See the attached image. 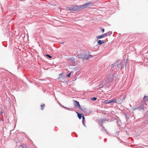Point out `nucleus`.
Here are the masks:
<instances>
[{
    "mask_svg": "<svg viewBox=\"0 0 148 148\" xmlns=\"http://www.w3.org/2000/svg\"><path fill=\"white\" fill-rule=\"evenodd\" d=\"M74 101V103L78 107L80 108V106L79 102L75 100Z\"/></svg>",
    "mask_w": 148,
    "mask_h": 148,
    "instance_id": "8",
    "label": "nucleus"
},
{
    "mask_svg": "<svg viewBox=\"0 0 148 148\" xmlns=\"http://www.w3.org/2000/svg\"><path fill=\"white\" fill-rule=\"evenodd\" d=\"M69 61L72 62L73 64H75V60L72 57H71L69 59Z\"/></svg>",
    "mask_w": 148,
    "mask_h": 148,
    "instance_id": "7",
    "label": "nucleus"
},
{
    "mask_svg": "<svg viewBox=\"0 0 148 148\" xmlns=\"http://www.w3.org/2000/svg\"><path fill=\"white\" fill-rule=\"evenodd\" d=\"M77 57L78 58H82L83 59L88 60L91 57H92V56L90 55H85V54H79L78 55Z\"/></svg>",
    "mask_w": 148,
    "mask_h": 148,
    "instance_id": "4",
    "label": "nucleus"
},
{
    "mask_svg": "<svg viewBox=\"0 0 148 148\" xmlns=\"http://www.w3.org/2000/svg\"><path fill=\"white\" fill-rule=\"evenodd\" d=\"M112 102H114L115 103H116V99H114V100H112Z\"/></svg>",
    "mask_w": 148,
    "mask_h": 148,
    "instance_id": "19",
    "label": "nucleus"
},
{
    "mask_svg": "<svg viewBox=\"0 0 148 148\" xmlns=\"http://www.w3.org/2000/svg\"><path fill=\"white\" fill-rule=\"evenodd\" d=\"M104 37H103V34L102 35H100V36H97V38H98V39H100V38H103Z\"/></svg>",
    "mask_w": 148,
    "mask_h": 148,
    "instance_id": "13",
    "label": "nucleus"
},
{
    "mask_svg": "<svg viewBox=\"0 0 148 148\" xmlns=\"http://www.w3.org/2000/svg\"><path fill=\"white\" fill-rule=\"evenodd\" d=\"M62 107H63L64 108H65V109H66V108H67L66 107H65V106H62Z\"/></svg>",
    "mask_w": 148,
    "mask_h": 148,
    "instance_id": "27",
    "label": "nucleus"
},
{
    "mask_svg": "<svg viewBox=\"0 0 148 148\" xmlns=\"http://www.w3.org/2000/svg\"><path fill=\"white\" fill-rule=\"evenodd\" d=\"M107 34L108 36H110V35L112 34V33L111 32H108L107 33Z\"/></svg>",
    "mask_w": 148,
    "mask_h": 148,
    "instance_id": "16",
    "label": "nucleus"
},
{
    "mask_svg": "<svg viewBox=\"0 0 148 148\" xmlns=\"http://www.w3.org/2000/svg\"><path fill=\"white\" fill-rule=\"evenodd\" d=\"M77 116L79 118V119H81V118L82 117V115L81 114H79L78 112H77Z\"/></svg>",
    "mask_w": 148,
    "mask_h": 148,
    "instance_id": "11",
    "label": "nucleus"
},
{
    "mask_svg": "<svg viewBox=\"0 0 148 148\" xmlns=\"http://www.w3.org/2000/svg\"><path fill=\"white\" fill-rule=\"evenodd\" d=\"M105 41L104 40H99L97 42L99 45H101L102 43H104L105 42Z\"/></svg>",
    "mask_w": 148,
    "mask_h": 148,
    "instance_id": "9",
    "label": "nucleus"
},
{
    "mask_svg": "<svg viewBox=\"0 0 148 148\" xmlns=\"http://www.w3.org/2000/svg\"><path fill=\"white\" fill-rule=\"evenodd\" d=\"M112 103V100H108V103Z\"/></svg>",
    "mask_w": 148,
    "mask_h": 148,
    "instance_id": "22",
    "label": "nucleus"
},
{
    "mask_svg": "<svg viewBox=\"0 0 148 148\" xmlns=\"http://www.w3.org/2000/svg\"><path fill=\"white\" fill-rule=\"evenodd\" d=\"M147 104L145 101H142L140 103V106L137 108V109L140 108L141 109L144 110V108H146V106Z\"/></svg>",
    "mask_w": 148,
    "mask_h": 148,
    "instance_id": "5",
    "label": "nucleus"
},
{
    "mask_svg": "<svg viewBox=\"0 0 148 148\" xmlns=\"http://www.w3.org/2000/svg\"><path fill=\"white\" fill-rule=\"evenodd\" d=\"M18 148H25L23 145H20L18 147Z\"/></svg>",
    "mask_w": 148,
    "mask_h": 148,
    "instance_id": "21",
    "label": "nucleus"
},
{
    "mask_svg": "<svg viewBox=\"0 0 148 148\" xmlns=\"http://www.w3.org/2000/svg\"><path fill=\"white\" fill-rule=\"evenodd\" d=\"M45 56H46V57H47L50 58H51L52 57L50 55H49V54H46Z\"/></svg>",
    "mask_w": 148,
    "mask_h": 148,
    "instance_id": "14",
    "label": "nucleus"
},
{
    "mask_svg": "<svg viewBox=\"0 0 148 148\" xmlns=\"http://www.w3.org/2000/svg\"><path fill=\"white\" fill-rule=\"evenodd\" d=\"M143 101H148V97L145 96L143 98Z\"/></svg>",
    "mask_w": 148,
    "mask_h": 148,
    "instance_id": "10",
    "label": "nucleus"
},
{
    "mask_svg": "<svg viewBox=\"0 0 148 148\" xmlns=\"http://www.w3.org/2000/svg\"><path fill=\"white\" fill-rule=\"evenodd\" d=\"M125 117H126V118L127 119H128L129 118V117L127 116L126 114H125Z\"/></svg>",
    "mask_w": 148,
    "mask_h": 148,
    "instance_id": "25",
    "label": "nucleus"
},
{
    "mask_svg": "<svg viewBox=\"0 0 148 148\" xmlns=\"http://www.w3.org/2000/svg\"><path fill=\"white\" fill-rule=\"evenodd\" d=\"M111 71V70L108 72V73H109L110 75L108 76V77L106 82V84L110 81L112 78L113 79V80H114V78H116V76L117 75L116 74H112V73Z\"/></svg>",
    "mask_w": 148,
    "mask_h": 148,
    "instance_id": "1",
    "label": "nucleus"
},
{
    "mask_svg": "<svg viewBox=\"0 0 148 148\" xmlns=\"http://www.w3.org/2000/svg\"><path fill=\"white\" fill-rule=\"evenodd\" d=\"M82 122H84V120H85L84 117V116H83L82 117Z\"/></svg>",
    "mask_w": 148,
    "mask_h": 148,
    "instance_id": "24",
    "label": "nucleus"
},
{
    "mask_svg": "<svg viewBox=\"0 0 148 148\" xmlns=\"http://www.w3.org/2000/svg\"><path fill=\"white\" fill-rule=\"evenodd\" d=\"M101 31L102 32V33H103L104 31V29H102Z\"/></svg>",
    "mask_w": 148,
    "mask_h": 148,
    "instance_id": "26",
    "label": "nucleus"
},
{
    "mask_svg": "<svg viewBox=\"0 0 148 148\" xmlns=\"http://www.w3.org/2000/svg\"><path fill=\"white\" fill-rule=\"evenodd\" d=\"M71 73H70L69 74H68L67 75V76L68 77H70V75H71Z\"/></svg>",
    "mask_w": 148,
    "mask_h": 148,
    "instance_id": "23",
    "label": "nucleus"
},
{
    "mask_svg": "<svg viewBox=\"0 0 148 148\" xmlns=\"http://www.w3.org/2000/svg\"><path fill=\"white\" fill-rule=\"evenodd\" d=\"M82 123H83V125L84 126H86L85 124H84V122H82Z\"/></svg>",
    "mask_w": 148,
    "mask_h": 148,
    "instance_id": "28",
    "label": "nucleus"
},
{
    "mask_svg": "<svg viewBox=\"0 0 148 148\" xmlns=\"http://www.w3.org/2000/svg\"><path fill=\"white\" fill-rule=\"evenodd\" d=\"M97 99V98L95 97H93L91 99L93 101H95Z\"/></svg>",
    "mask_w": 148,
    "mask_h": 148,
    "instance_id": "18",
    "label": "nucleus"
},
{
    "mask_svg": "<svg viewBox=\"0 0 148 148\" xmlns=\"http://www.w3.org/2000/svg\"><path fill=\"white\" fill-rule=\"evenodd\" d=\"M45 106V105L44 104H42V105H41V109L42 110L43 109V107Z\"/></svg>",
    "mask_w": 148,
    "mask_h": 148,
    "instance_id": "15",
    "label": "nucleus"
},
{
    "mask_svg": "<svg viewBox=\"0 0 148 148\" xmlns=\"http://www.w3.org/2000/svg\"><path fill=\"white\" fill-rule=\"evenodd\" d=\"M66 9L67 10H69L71 11H77L80 10V6L75 5L67 7Z\"/></svg>",
    "mask_w": 148,
    "mask_h": 148,
    "instance_id": "3",
    "label": "nucleus"
},
{
    "mask_svg": "<svg viewBox=\"0 0 148 148\" xmlns=\"http://www.w3.org/2000/svg\"><path fill=\"white\" fill-rule=\"evenodd\" d=\"M92 3L91 2H88L80 6V9H83V8H86L87 7H89L90 5H92Z\"/></svg>",
    "mask_w": 148,
    "mask_h": 148,
    "instance_id": "6",
    "label": "nucleus"
},
{
    "mask_svg": "<svg viewBox=\"0 0 148 148\" xmlns=\"http://www.w3.org/2000/svg\"><path fill=\"white\" fill-rule=\"evenodd\" d=\"M106 120H105V119H103L102 120V123H101V127H103V129H104V130L106 131V129L104 128V127H103V125H102V123H103V122H104L105 121H106Z\"/></svg>",
    "mask_w": 148,
    "mask_h": 148,
    "instance_id": "12",
    "label": "nucleus"
},
{
    "mask_svg": "<svg viewBox=\"0 0 148 148\" xmlns=\"http://www.w3.org/2000/svg\"><path fill=\"white\" fill-rule=\"evenodd\" d=\"M103 35L104 37H105L108 36L107 33H105L104 34H103Z\"/></svg>",
    "mask_w": 148,
    "mask_h": 148,
    "instance_id": "20",
    "label": "nucleus"
},
{
    "mask_svg": "<svg viewBox=\"0 0 148 148\" xmlns=\"http://www.w3.org/2000/svg\"><path fill=\"white\" fill-rule=\"evenodd\" d=\"M108 100H106L104 101V103L106 104H108Z\"/></svg>",
    "mask_w": 148,
    "mask_h": 148,
    "instance_id": "17",
    "label": "nucleus"
},
{
    "mask_svg": "<svg viewBox=\"0 0 148 148\" xmlns=\"http://www.w3.org/2000/svg\"><path fill=\"white\" fill-rule=\"evenodd\" d=\"M117 64V67L121 69L124 68L125 66V61L124 60H123L120 62V60H118L116 62Z\"/></svg>",
    "mask_w": 148,
    "mask_h": 148,
    "instance_id": "2",
    "label": "nucleus"
}]
</instances>
